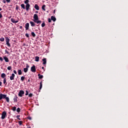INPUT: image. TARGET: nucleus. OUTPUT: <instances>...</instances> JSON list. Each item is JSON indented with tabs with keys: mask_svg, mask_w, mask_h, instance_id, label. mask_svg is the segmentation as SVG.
I'll return each mask as SVG.
<instances>
[{
	"mask_svg": "<svg viewBox=\"0 0 128 128\" xmlns=\"http://www.w3.org/2000/svg\"><path fill=\"white\" fill-rule=\"evenodd\" d=\"M6 100V102H10V98L8 96H6V94H2V93L0 94V100Z\"/></svg>",
	"mask_w": 128,
	"mask_h": 128,
	"instance_id": "f257e3e1",
	"label": "nucleus"
},
{
	"mask_svg": "<svg viewBox=\"0 0 128 128\" xmlns=\"http://www.w3.org/2000/svg\"><path fill=\"white\" fill-rule=\"evenodd\" d=\"M34 20L33 21L34 22H36V24H42V20H38V14H34Z\"/></svg>",
	"mask_w": 128,
	"mask_h": 128,
	"instance_id": "f03ea898",
	"label": "nucleus"
},
{
	"mask_svg": "<svg viewBox=\"0 0 128 128\" xmlns=\"http://www.w3.org/2000/svg\"><path fill=\"white\" fill-rule=\"evenodd\" d=\"M6 112L4 111L2 114V117L1 118L2 120H4L6 118Z\"/></svg>",
	"mask_w": 128,
	"mask_h": 128,
	"instance_id": "7ed1b4c3",
	"label": "nucleus"
},
{
	"mask_svg": "<svg viewBox=\"0 0 128 128\" xmlns=\"http://www.w3.org/2000/svg\"><path fill=\"white\" fill-rule=\"evenodd\" d=\"M24 94V91L22 90H20L19 92V93L18 94V96H20V98H22V95Z\"/></svg>",
	"mask_w": 128,
	"mask_h": 128,
	"instance_id": "20e7f679",
	"label": "nucleus"
},
{
	"mask_svg": "<svg viewBox=\"0 0 128 128\" xmlns=\"http://www.w3.org/2000/svg\"><path fill=\"white\" fill-rule=\"evenodd\" d=\"M31 72H36V66L34 65L32 66L31 67Z\"/></svg>",
	"mask_w": 128,
	"mask_h": 128,
	"instance_id": "39448f33",
	"label": "nucleus"
},
{
	"mask_svg": "<svg viewBox=\"0 0 128 128\" xmlns=\"http://www.w3.org/2000/svg\"><path fill=\"white\" fill-rule=\"evenodd\" d=\"M15 76H16V75L14 74H12V76H10V80H14Z\"/></svg>",
	"mask_w": 128,
	"mask_h": 128,
	"instance_id": "423d86ee",
	"label": "nucleus"
},
{
	"mask_svg": "<svg viewBox=\"0 0 128 128\" xmlns=\"http://www.w3.org/2000/svg\"><path fill=\"white\" fill-rule=\"evenodd\" d=\"M29 28H30V23H26V24H25L26 30H28Z\"/></svg>",
	"mask_w": 128,
	"mask_h": 128,
	"instance_id": "0eeeda50",
	"label": "nucleus"
},
{
	"mask_svg": "<svg viewBox=\"0 0 128 128\" xmlns=\"http://www.w3.org/2000/svg\"><path fill=\"white\" fill-rule=\"evenodd\" d=\"M43 63L42 64L44 65V66H46V58H44L42 60Z\"/></svg>",
	"mask_w": 128,
	"mask_h": 128,
	"instance_id": "6e6552de",
	"label": "nucleus"
},
{
	"mask_svg": "<svg viewBox=\"0 0 128 128\" xmlns=\"http://www.w3.org/2000/svg\"><path fill=\"white\" fill-rule=\"evenodd\" d=\"M10 20H11L12 22H13V24H16V23H18V20H16L14 19V18H12L10 19Z\"/></svg>",
	"mask_w": 128,
	"mask_h": 128,
	"instance_id": "1a4fd4ad",
	"label": "nucleus"
},
{
	"mask_svg": "<svg viewBox=\"0 0 128 128\" xmlns=\"http://www.w3.org/2000/svg\"><path fill=\"white\" fill-rule=\"evenodd\" d=\"M30 4H26V10L28 11V10H30Z\"/></svg>",
	"mask_w": 128,
	"mask_h": 128,
	"instance_id": "9d476101",
	"label": "nucleus"
},
{
	"mask_svg": "<svg viewBox=\"0 0 128 128\" xmlns=\"http://www.w3.org/2000/svg\"><path fill=\"white\" fill-rule=\"evenodd\" d=\"M4 60L6 62H9L10 60H8V58L6 56H4Z\"/></svg>",
	"mask_w": 128,
	"mask_h": 128,
	"instance_id": "9b49d317",
	"label": "nucleus"
},
{
	"mask_svg": "<svg viewBox=\"0 0 128 128\" xmlns=\"http://www.w3.org/2000/svg\"><path fill=\"white\" fill-rule=\"evenodd\" d=\"M34 8L36 10H40V6H38V4H36Z\"/></svg>",
	"mask_w": 128,
	"mask_h": 128,
	"instance_id": "f8f14e48",
	"label": "nucleus"
},
{
	"mask_svg": "<svg viewBox=\"0 0 128 128\" xmlns=\"http://www.w3.org/2000/svg\"><path fill=\"white\" fill-rule=\"evenodd\" d=\"M51 20H53V22H56V18L54 16H51Z\"/></svg>",
	"mask_w": 128,
	"mask_h": 128,
	"instance_id": "ddd939ff",
	"label": "nucleus"
},
{
	"mask_svg": "<svg viewBox=\"0 0 128 128\" xmlns=\"http://www.w3.org/2000/svg\"><path fill=\"white\" fill-rule=\"evenodd\" d=\"M30 24H31V26H36V24H34L32 21H30Z\"/></svg>",
	"mask_w": 128,
	"mask_h": 128,
	"instance_id": "4468645a",
	"label": "nucleus"
},
{
	"mask_svg": "<svg viewBox=\"0 0 128 128\" xmlns=\"http://www.w3.org/2000/svg\"><path fill=\"white\" fill-rule=\"evenodd\" d=\"M14 102H18V96H16L14 98Z\"/></svg>",
	"mask_w": 128,
	"mask_h": 128,
	"instance_id": "2eb2a0df",
	"label": "nucleus"
},
{
	"mask_svg": "<svg viewBox=\"0 0 128 128\" xmlns=\"http://www.w3.org/2000/svg\"><path fill=\"white\" fill-rule=\"evenodd\" d=\"M35 60L36 62H40V57L38 56H36L35 57Z\"/></svg>",
	"mask_w": 128,
	"mask_h": 128,
	"instance_id": "dca6fc26",
	"label": "nucleus"
},
{
	"mask_svg": "<svg viewBox=\"0 0 128 128\" xmlns=\"http://www.w3.org/2000/svg\"><path fill=\"white\" fill-rule=\"evenodd\" d=\"M6 75L4 73H2L1 74V78H6Z\"/></svg>",
	"mask_w": 128,
	"mask_h": 128,
	"instance_id": "f3484780",
	"label": "nucleus"
},
{
	"mask_svg": "<svg viewBox=\"0 0 128 128\" xmlns=\"http://www.w3.org/2000/svg\"><path fill=\"white\" fill-rule=\"evenodd\" d=\"M38 78H40V80H42V78H44V76L41 75L40 74H38Z\"/></svg>",
	"mask_w": 128,
	"mask_h": 128,
	"instance_id": "a211bd4d",
	"label": "nucleus"
},
{
	"mask_svg": "<svg viewBox=\"0 0 128 128\" xmlns=\"http://www.w3.org/2000/svg\"><path fill=\"white\" fill-rule=\"evenodd\" d=\"M18 74L19 76H21V74H22V70H18Z\"/></svg>",
	"mask_w": 128,
	"mask_h": 128,
	"instance_id": "6ab92c4d",
	"label": "nucleus"
},
{
	"mask_svg": "<svg viewBox=\"0 0 128 128\" xmlns=\"http://www.w3.org/2000/svg\"><path fill=\"white\" fill-rule=\"evenodd\" d=\"M5 40H6V42H10V38H8V37H6Z\"/></svg>",
	"mask_w": 128,
	"mask_h": 128,
	"instance_id": "aec40b11",
	"label": "nucleus"
},
{
	"mask_svg": "<svg viewBox=\"0 0 128 128\" xmlns=\"http://www.w3.org/2000/svg\"><path fill=\"white\" fill-rule=\"evenodd\" d=\"M25 78H26V77H24V76H22L20 78V80H22V82H24Z\"/></svg>",
	"mask_w": 128,
	"mask_h": 128,
	"instance_id": "412c9836",
	"label": "nucleus"
},
{
	"mask_svg": "<svg viewBox=\"0 0 128 128\" xmlns=\"http://www.w3.org/2000/svg\"><path fill=\"white\" fill-rule=\"evenodd\" d=\"M42 82H40V87L39 88V90H42Z\"/></svg>",
	"mask_w": 128,
	"mask_h": 128,
	"instance_id": "4be33fe9",
	"label": "nucleus"
},
{
	"mask_svg": "<svg viewBox=\"0 0 128 128\" xmlns=\"http://www.w3.org/2000/svg\"><path fill=\"white\" fill-rule=\"evenodd\" d=\"M12 110H13V112H16V107H12Z\"/></svg>",
	"mask_w": 128,
	"mask_h": 128,
	"instance_id": "5701e85b",
	"label": "nucleus"
},
{
	"mask_svg": "<svg viewBox=\"0 0 128 128\" xmlns=\"http://www.w3.org/2000/svg\"><path fill=\"white\" fill-rule=\"evenodd\" d=\"M21 7L23 10H26V6H24V4H21Z\"/></svg>",
	"mask_w": 128,
	"mask_h": 128,
	"instance_id": "b1692460",
	"label": "nucleus"
},
{
	"mask_svg": "<svg viewBox=\"0 0 128 128\" xmlns=\"http://www.w3.org/2000/svg\"><path fill=\"white\" fill-rule=\"evenodd\" d=\"M28 68H24V72H28Z\"/></svg>",
	"mask_w": 128,
	"mask_h": 128,
	"instance_id": "393cba45",
	"label": "nucleus"
},
{
	"mask_svg": "<svg viewBox=\"0 0 128 128\" xmlns=\"http://www.w3.org/2000/svg\"><path fill=\"white\" fill-rule=\"evenodd\" d=\"M6 44H7L9 48H10L12 46H10V42H6Z\"/></svg>",
	"mask_w": 128,
	"mask_h": 128,
	"instance_id": "a878e982",
	"label": "nucleus"
},
{
	"mask_svg": "<svg viewBox=\"0 0 128 128\" xmlns=\"http://www.w3.org/2000/svg\"><path fill=\"white\" fill-rule=\"evenodd\" d=\"M46 5H43L42 6V10H44V12H46Z\"/></svg>",
	"mask_w": 128,
	"mask_h": 128,
	"instance_id": "bb28decb",
	"label": "nucleus"
},
{
	"mask_svg": "<svg viewBox=\"0 0 128 128\" xmlns=\"http://www.w3.org/2000/svg\"><path fill=\"white\" fill-rule=\"evenodd\" d=\"M44 26H46V23H44V22H43L42 24V27L44 28Z\"/></svg>",
	"mask_w": 128,
	"mask_h": 128,
	"instance_id": "cd10ccee",
	"label": "nucleus"
},
{
	"mask_svg": "<svg viewBox=\"0 0 128 128\" xmlns=\"http://www.w3.org/2000/svg\"><path fill=\"white\" fill-rule=\"evenodd\" d=\"M31 34L33 36V38H36V34H34V32H32Z\"/></svg>",
	"mask_w": 128,
	"mask_h": 128,
	"instance_id": "c85d7f7f",
	"label": "nucleus"
},
{
	"mask_svg": "<svg viewBox=\"0 0 128 128\" xmlns=\"http://www.w3.org/2000/svg\"><path fill=\"white\" fill-rule=\"evenodd\" d=\"M29 0H25L24 2V4H28V2H29Z\"/></svg>",
	"mask_w": 128,
	"mask_h": 128,
	"instance_id": "c756f323",
	"label": "nucleus"
},
{
	"mask_svg": "<svg viewBox=\"0 0 128 128\" xmlns=\"http://www.w3.org/2000/svg\"><path fill=\"white\" fill-rule=\"evenodd\" d=\"M20 115H18L16 116V118L18 120H20Z\"/></svg>",
	"mask_w": 128,
	"mask_h": 128,
	"instance_id": "7c9ffc66",
	"label": "nucleus"
},
{
	"mask_svg": "<svg viewBox=\"0 0 128 128\" xmlns=\"http://www.w3.org/2000/svg\"><path fill=\"white\" fill-rule=\"evenodd\" d=\"M32 96H33L32 93H30V94H28L29 98H32Z\"/></svg>",
	"mask_w": 128,
	"mask_h": 128,
	"instance_id": "2f4dec72",
	"label": "nucleus"
},
{
	"mask_svg": "<svg viewBox=\"0 0 128 128\" xmlns=\"http://www.w3.org/2000/svg\"><path fill=\"white\" fill-rule=\"evenodd\" d=\"M17 112H20V108H18L16 110Z\"/></svg>",
	"mask_w": 128,
	"mask_h": 128,
	"instance_id": "473e14b6",
	"label": "nucleus"
},
{
	"mask_svg": "<svg viewBox=\"0 0 128 128\" xmlns=\"http://www.w3.org/2000/svg\"><path fill=\"white\" fill-rule=\"evenodd\" d=\"M0 42H4V38H0Z\"/></svg>",
	"mask_w": 128,
	"mask_h": 128,
	"instance_id": "72a5a7b5",
	"label": "nucleus"
},
{
	"mask_svg": "<svg viewBox=\"0 0 128 128\" xmlns=\"http://www.w3.org/2000/svg\"><path fill=\"white\" fill-rule=\"evenodd\" d=\"M8 70H12V66H8L7 68Z\"/></svg>",
	"mask_w": 128,
	"mask_h": 128,
	"instance_id": "f704fd0d",
	"label": "nucleus"
},
{
	"mask_svg": "<svg viewBox=\"0 0 128 128\" xmlns=\"http://www.w3.org/2000/svg\"><path fill=\"white\" fill-rule=\"evenodd\" d=\"M4 84H6V78H4Z\"/></svg>",
	"mask_w": 128,
	"mask_h": 128,
	"instance_id": "c9c22d12",
	"label": "nucleus"
},
{
	"mask_svg": "<svg viewBox=\"0 0 128 128\" xmlns=\"http://www.w3.org/2000/svg\"><path fill=\"white\" fill-rule=\"evenodd\" d=\"M18 124L20 126H22V121H18Z\"/></svg>",
	"mask_w": 128,
	"mask_h": 128,
	"instance_id": "e433bc0d",
	"label": "nucleus"
},
{
	"mask_svg": "<svg viewBox=\"0 0 128 128\" xmlns=\"http://www.w3.org/2000/svg\"><path fill=\"white\" fill-rule=\"evenodd\" d=\"M26 92L25 96H28V91L26 90Z\"/></svg>",
	"mask_w": 128,
	"mask_h": 128,
	"instance_id": "4c0bfd02",
	"label": "nucleus"
},
{
	"mask_svg": "<svg viewBox=\"0 0 128 128\" xmlns=\"http://www.w3.org/2000/svg\"><path fill=\"white\" fill-rule=\"evenodd\" d=\"M26 36V38H30V35H28V34L26 33V34H25Z\"/></svg>",
	"mask_w": 128,
	"mask_h": 128,
	"instance_id": "58836bf2",
	"label": "nucleus"
},
{
	"mask_svg": "<svg viewBox=\"0 0 128 128\" xmlns=\"http://www.w3.org/2000/svg\"><path fill=\"white\" fill-rule=\"evenodd\" d=\"M27 118H28V120H32V117H30V116H28V117Z\"/></svg>",
	"mask_w": 128,
	"mask_h": 128,
	"instance_id": "ea45409f",
	"label": "nucleus"
},
{
	"mask_svg": "<svg viewBox=\"0 0 128 128\" xmlns=\"http://www.w3.org/2000/svg\"><path fill=\"white\" fill-rule=\"evenodd\" d=\"M48 22H52V19H50V18H48Z\"/></svg>",
	"mask_w": 128,
	"mask_h": 128,
	"instance_id": "a19ab883",
	"label": "nucleus"
},
{
	"mask_svg": "<svg viewBox=\"0 0 128 128\" xmlns=\"http://www.w3.org/2000/svg\"><path fill=\"white\" fill-rule=\"evenodd\" d=\"M2 18V13L0 12V18Z\"/></svg>",
	"mask_w": 128,
	"mask_h": 128,
	"instance_id": "79ce46f5",
	"label": "nucleus"
},
{
	"mask_svg": "<svg viewBox=\"0 0 128 128\" xmlns=\"http://www.w3.org/2000/svg\"><path fill=\"white\" fill-rule=\"evenodd\" d=\"M5 52H6V54H10V52H8V50H5Z\"/></svg>",
	"mask_w": 128,
	"mask_h": 128,
	"instance_id": "37998d69",
	"label": "nucleus"
},
{
	"mask_svg": "<svg viewBox=\"0 0 128 128\" xmlns=\"http://www.w3.org/2000/svg\"><path fill=\"white\" fill-rule=\"evenodd\" d=\"M30 68V66H28V64H26V68Z\"/></svg>",
	"mask_w": 128,
	"mask_h": 128,
	"instance_id": "c03bdc74",
	"label": "nucleus"
},
{
	"mask_svg": "<svg viewBox=\"0 0 128 128\" xmlns=\"http://www.w3.org/2000/svg\"><path fill=\"white\" fill-rule=\"evenodd\" d=\"M13 72H14V74H17L16 71V70H14L13 71Z\"/></svg>",
	"mask_w": 128,
	"mask_h": 128,
	"instance_id": "a18cd8bd",
	"label": "nucleus"
},
{
	"mask_svg": "<svg viewBox=\"0 0 128 128\" xmlns=\"http://www.w3.org/2000/svg\"><path fill=\"white\" fill-rule=\"evenodd\" d=\"M6 2L10 3V0H6Z\"/></svg>",
	"mask_w": 128,
	"mask_h": 128,
	"instance_id": "49530a36",
	"label": "nucleus"
},
{
	"mask_svg": "<svg viewBox=\"0 0 128 128\" xmlns=\"http://www.w3.org/2000/svg\"><path fill=\"white\" fill-rule=\"evenodd\" d=\"M2 2H4V4H6V0H2Z\"/></svg>",
	"mask_w": 128,
	"mask_h": 128,
	"instance_id": "de8ad7c7",
	"label": "nucleus"
},
{
	"mask_svg": "<svg viewBox=\"0 0 128 128\" xmlns=\"http://www.w3.org/2000/svg\"><path fill=\"white\" fill-rule=\"evenodd\" d=\"M0 60L1 62H2V60H4V59L2 57H0Z\"/></svg>",
	"mask_w": 128,
	"mask_h": 128,
	"instance_id": "09e8293b",
	"label": "nucleus"
},
{
	"mask_svg": "<svg viewBox=\"0 0 128 128\" xmlns=\"http://www.w3.org/2000/svg\"><path fill=\"white\" fill-rule=\"evenodd\" d=\"M16 10H18V6H16Z\"/></svg>",
	"mask_w": 128,
	"mask_h": 128,
	"instance_id": "8fccbe9b",
	"label": "nucleus"
},
{
	"mask_svg": "<svg viewBox=\"0 0 128 128\" xmlns=\"http://www.w3.org/2000/svg\"><path fill=\"white\" fill-rule=\"evenodd\" d=\"M2 82L0 81V86H2Z\"/></svg>",
	"mask_w": 128,
	"mask_h": 128,
	"instance_id": "3c124183",
	"label": "nucleus"
},
{
	"mask_svg": "<svg viewBox=\"0 0 128 128\" xmlns=\"http://www.w3.org/2000/svg\"><path fill=\"white\" fill-rule=\"evenodd\" d=\"M20 29L22 28V26H20Z\"/></svg>",
	"mask_w": 128,
	"mask_h": 128,
	"instance_id": "603ef678",
	"label": "nucleus"
},
{
	"mask_svg": "<svg viewBox=\"0 0 128 128\" xmlns=\"http://www.w3.org/2000/svg\"><path fill=\"white\" fill-rule=\"evenodd\" d=\"M30 82V78L28 80V82Z\"/></svg>",
	"mask_w": 128,
	"mask_h": 128,
	"instance_id": "864d4df0",
	"label": "nucleus"
},
{
	"mask_svg": "<svg viewBox=\"0 0 128 128\" xmlns=\"http://www.w3.org/2000/svg\"><path fill=\"white\" fill-rule=\"evenodd\" d=\"M42 70H44V67H42Z\"/></svg>",
	"mask_w": 128,
	"mask_h": 128,
	"instance_id": "5fc2aeb1",
	"label": "nucleus"
},
{
	"mask_svg": "<svg viewBox=\"0 0 128 128\" xmlns=\"http://www.w3.org/2000/svg\"><path fill=\"white\" fill-rule=\"evenodd\" d=\"M38 11H36V14H38Z\"/></svg>",
	"mask_w": 128,
	"mask_h": 128,
	"instance_id": "6e6d98bb",
	"label": "nucleus"
},
{
	"mask_svg": "<svg viewBox=\"0 0 128 128\" xmlns=\"http://www.w3.org/2000/svg\"><path fill=\"white\" fill-rule=\"evenodd\" d=\"M0 10H2V8H0Z\"/></svg>",
	"mask_w": 128,
	"mask_h": 128,
	"instance_id": "4d7b16f0",
	"label": "nucleus"
}]
</instances>
